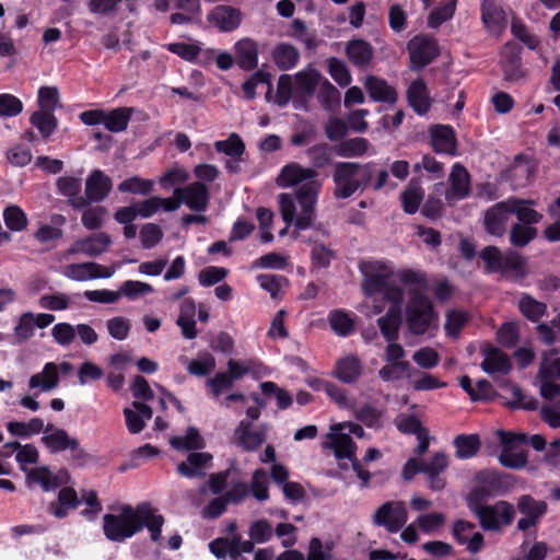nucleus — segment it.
I'll use <instances>...</instances> for the list:
<instances>
[{"label":"nucleus","mask_w":560,"mask_h":560,"mask_svg":"<svg viewBox=\"0 0 560 560\" xmlns=\"http://www.w3.org/2000/svg\"><path fill=\"white\" fill-rule=\"evenodd\" d=\"M115 511L103 516V534L109 541L122 542L144 527L148 528L152 541L161 539L164 517L149 503L137 506L121 504Z\"/></svg>","instance_id":"f257e3e1"},{"label":"nucleus","mask_w":560,"mask_h":560,"mask_svg":"<svg viewBox=\"0 0 560 560\" xmlns=\"http://www.w3.org/2000/svg\"><path fill=\"white\" fill-rule=\"evenodd\" d=\"M322 182H311L295 189L294 195L278 197L282 220L298 230H306L314 223Z\"/></svg>","instance_id":"f03ea898"},{"label":"nucleus","mask_w":560,"mask_h":560,"mask_svg":"<svg viewBox=\"0 0 560 560\" xmlns=\"http://www.w3.org/2000/svg\"><path fill=\"white\" fill-rule=\"evenodd\" d=\"M359 269L363 276L362 290L365 295L373 296L384 293L386 300L394 304L402 302V290L389 285L394 271L386 261H362L359 264Z\"/></svg>","instance_id":"7ed1b4c3"},{"label":"nucleus","mask_w":560,"mask_h":560,"mask_svg":"<svg viewBox=\"0 0 560 560\" xmlns=\"http://www.w3.org/2000/svg\"><path fill=\"white\" fill-rule=\"evenodd\" d=\"M373 176V163L360 164L353 162H338L335 164L332 180L334 196L337 199H347L358 190H364Z\"/></svg>","instance_id":"20e7f679"},{"label":"nucleus","mask_w":560,"mask_h":560,"mask_svg":"<svg viewBox=\"0 0 560 560\" xmlns=\"http://www.w3.org/2000/svg\"><path fill=\"white\" fill-rule=\"evenodd\" d=\"M406 324L413 335L433 336L440 324L439 313L432 301L423 293H411L406 305Z\"/></svg>","instance_id":"39448f33"},{"label":"nucleus","mask_w":560,"mask_h":560,"mask_svg":"<svg viewBox=\"0 0 560 560\" xmlns=\"http://www.w3.org/2000/svg\"><path fill=\"white\" fill-rule=\"evenodd\" d=\"M467 504L486 530H500L502 527L510 525L515 516L514 506L506 501L483 505L472 497H468Z\"/></svg>","instance_id":"423d86ee"},{"label":"nucleus","mask_w":560,"mask_h":560,"mask_svg":"<svg viewBox=\"0 0 560 560\" xmlns=\"http://www.w3.org/2000/svg\"><path fill=\"white\" fill-rule=\"evenodd\" d=\"M497 435L501 445V453L498 457L500 464L511 469L524 468L527 465V452L523 447L527 441L526 435L502 430H498Z\"/></svg>","instance_id":"0eeeda50"},{"label":"nucleus","mask_w":560,"mask_h":560,"mask_svg":"<svg viewBox=\"0 0 560 560\" xmlns=\"http://www.w3.org/2000/svg\"><path fill=\"white\" fill-rule=\"evenodd\" d=\"M409 68L419 71L431 63L439 55L438 42L428 35H416L407 44Z\"/></svg>","instance_id":"6e6552de"},{"label":"nucleus","mask_w":560,"mask_h":560,"mask_svg":"<svg viewBox=\"0 0 560 560\" xmlns=\"http://www.w3.org/2000/svg\"><path fill=\"white\" fill-rule=\"evenodd\" d=\"M408 512L402 501H388L380 505L372 522L378 527H384L388 533H397L405 526Z\"/></svg>","instance_id":"1a4fd4ad"},{"label":"nucleus","mask_w":560,"mask_h":560,"mask_svg":"<svg viewBox=\"0 0 560 560\" xmlns=\"http://www.w3.org/2000/svg\"><path fill=\"white\" fill-rule=\"evenodd\" d=\"M322 445L324 448L332 450L337 459L352 460L355 457L357 446L341 422L330 425Z\"/></svg>","instance_id":"9d476101"},{"label":"nucleus","mask_w":560,"mask_h":560,"mask_svg":"<svg viewBox=\"0 0 560 560\" xmlns=\"http://www.w3.org/2000/svg\"><path fill=\"white\" fill-rule=\"evenodd\" d=\"M112 243L113 241L109 234L105 232H98L90 236L77 240L66 252V255H84L88 257H97L106 253Z\"/></svg>","instance_id":"9b49d317"},{"label":"nucleus","mask_w":560,"mask_h":560,"mask_svg":"<svg viewBox=\"0 0 560 560\" xmlns=\"http://www.w3.org/2000/svg\"><path fill=\"white\" fill-rule=\"evenodd\" d=\"M512 214L510 198L504 201L497 202L487 209L483 214L485 230L493 236H503Z\"/></svg>","instance_id":"f8f14e48"},{"label":"nucleus","mask_w":560,"mask_h":560,"mask_svg":"<svg viewBox=\"0 0 560 560\" xmlns=\"http://www.w3.org/2000/svg\"><path fill=\"white\" fill-rule=\"evenodd\" d=\"M114 273L115 268L93 261L70 264L62 269V275L66 278L81 282L100 278H110Z\"/></svg>","instance_id":"ddd939ff"},{"label":"nucleus","mask_w":560,"mask_h":560,"mask_svg":"<svg viewBox=\"0 0 560 560\" xmlns=\"http://www.w3.org/2000/svg\"><path fill=\"white\" fill-rule=\"evenodd\" d=\"M317 176L318 173L314 168L304 167L298 163H290L282 167L277 177V185L282 188H299L311 182H320Z\"/></svg>","instance_id":"4468645a"},{"label":"nucleus","mask_w":560,"mask_h":560,"mask_svg":"<svg viewBox=\"0 0 560 560\" xmlns=\"http://www.w3.org/2000/svg\"><path fill=\"white\" fill-rule=\"evenodd\" d=\"M452 534L456 542L465 546L470 553H478L483 548V535L471 522L464 520L454 522Z\"/></svg>","instance_id":"2eb2a0df"},{"label":"nucleus","mask_w":560,"mask_h":560,"mask_svg":"<svg viewBox=\"0 0 560 560\" xmlns=\"http://www.w3.org/2000/svg\"><path fill=\"white\" fill-rule=\"evenodd\" d=\"M450 188L445 191V199L450 205L466 198L470 191V176L465 166L455 163L448 176Z\"/></svg>","instance_id":"dca6fc26"},{"label":"nucleus","mask_w":560,"mask_h":560,"mask_svg":"<svg viewBox=\"0 0 560 560\" xmlns=\"http://www.w3.org/2000/svg\"><path fill=\"white\" fill-rule=\"evenodd\" d=\"M174 195L182 199L190 210L201 212L205 211L209 203V191L203 183L195 182L186 187L176 188Z\"/></svg>","instance_id":"f3484780"},{"label":"nucleus","mask_w":560,"mask_h":560,"mask_svg":"<svg viewBox=\"0 0 560 560\" xmlns=\"http://www.w3.org/2000/svg\"><path fill=\"white\" fill-rule=\"evenodd\" d=\"M447 466V456L442 452L435 453L429 462L423 463L421 472L424 474L427 485L432 491H442L445 488L446 481L442 475Z\"/></svg>","instance_id":"a211bd4d"},{"label":"nucleus","mask_w":560,"mask_h":560,"mask_svg":"<svg viewBox=\"0 0 560 560\" xmlns=\"http://www.w3.org/2000/svg\"><path fill=\"white\" fill-rule=\"evenodd\" d=\"M266 433L265 427L254 430L250 421L242 420L234 431V438L238 446L247 452H253L265 443Z\"/></svg>","instance_id":"6ab92c4d"},{"label":"nucleus","mask_w":560,"mask_h":560,"mask_svg":"<svg viewBox=\"0 0 560 560\" xmlns=\"http://www.w3.org/2000/svg\"><path fill=\"white\" fill-rule=\"evenodd\" d=\"M208 22L221 32H232L242 22V13L230 5H218L208 14Z\"/></svg>","instance_id":"aec40b11"},{"label":"nucleus","mask_w":560,"mask_h":560,"mask_svg":"<svg viewBox=\"0 0 560 560\" xmlns=\"http://www.w3.org/2000/svg\"><path fill=\"white\" fill-rule=\"evenodd\" d=\"M481 18L487 30L495 36L506 27V14L495 0H482Z\"/></svg>","instance_id":"412c9836"},{"label":"nucleus","mask_w":560,"mask_h":560,"mask_svg":"<svg viewBox=\"0 0 560 560\" xmlns=\"http://www.w3.org/2000/svg\"><path fill=\"white\" fill-rule=\"evenodd\" d=\"M59 386V369L55 362H47L43 370L32 375L28 388L40 393H49Z\"/></svg>","instance_id":"4be33fe9"},{"label":"nucleus","mask_w":560,"mask_h":560,"mask_svg":"<svg viewBox=\"0 0 560 560\" xmlns=\"http://www.w3.org/2000/svg\"><path fill=\"white\" fill-rule=\"evenodd\" d=\"M211 462L212 455L210 453H190L185 462L177 465V471L183 477L189 479L201 477L211 467Z\"/></svg>","instance_id":"5701e85b"},{"label":"nucleus","mask_w":560,"mask_h":560,"mask_svg":"<svg viewBox=\"0 0 560 560\" xmlns=\"http://www.w3.org/2000/svg\"><path fill=\"white\" fill-rule=\"evenodd\" d=\"M346 56L349 61L359 68H366L374 58V49L372 45L361 38H354L346 45Z\"/></svg>","instance_id":"b1692460"},{"label":"nucleus","mask_w":560,"mask_h":560,"mask_svg":"<svg viewBox=\"0 0 560 560\" xmlns=\"http://www.w3.org/2000/svg\"><path fill=\"white\" fill-rule=\"evenodd\" d=\"M42 443L51 453L78 448V440L75 438L69 436L62 429H52L50 424L47 427L45 435L42 436Z\"/></svg>","instance_id":"393cba45"},{"label":"nucleus","mask_w":560,"mask_h":560,"mask_svg":"<svg viewBox=\"0 0 560 560\" xmlns=\"http://www.w3.org/2000/svg\"><path fill=\"white\" fill-rule=\"evenodd\" d=\"M235 60L237 66L245 70H254L258 65V46L250 38H243L234 45Z\"/></svg>","instance_id":"a878e982"},{"label":"nucleus","mask_w":560,"mask_h":560,"mask_svg":"<svg viewBox=\"0 0 560 560\" xmlns=\"http://www.w3.org/2000/svg\"><path fill=\"white\" fill-rule=\"evenodd\" d=\"M112 189V179L102 171H94L85 183V199L89 201L103 200Z\"/></svg>","instance_id":"bb28decb"},{"label":"nucleus","mask_w":560,"mask_h":560,"mask_svg":"<svg viewBox=\"0 0 560 560\" xmlns=\"http://www.w3.org/2000/svg\"><path fill=\"white\" fill-rule=\"evenodd\" d=\"M483 360L481 369L489 375L508 374L512 364L509 357L497 348H488L482 351Z\"/></svg>","instance_id":"cd10ccee"},{"label":"nucleus","mask_w":560,"mask_h":560,"mask_svg":"<svg viewBox=\"0 0 560 560\" xmlns=\"http://www.w3.org/2000/svg\"><path fill=\"white\" fill-rule=\"evenodd\" d=\"M364 88L375 102L394 104L397 101L396 90L382 78L368 75L364 79Z\"/></svg>","instance_id":"c85d7f7f"},{"label":"nucleus","mask_w":560,"mask_h":560,"mask_svg":"<svg viewBox=\"0 0 560 560\" xmlns=\"http://www.w3.org/2000/svg\"><path fill=\"white\" fill-rule=\"evenodd\" d=\"M153 411L150 406L133 401L132 408H125L124 416L126 425L131 434L141 432L145 427V421L152 418Z\"/></svg>","instance_id":"c756f323"},{"label":"nucleus","mask_w":560,"mask_h":560,"mask_svg":"<svg viewBox=\"0 0 560 560\" xmlns=\"http://www.w3.org/2000/svg\"><path fill=\"white\" fill-rule=\"evenodd\" d=\"M431 142L435 152L454 155L456 153V139L452 127L434 126L431 128Z\"/></svg>","instance_id":"7c9ffc66"},{"label":"nucleus","mask_w":560,"mask_h":560,"mask_svg":"<svg viewBox=\"0 0 560 560\" xmlns=\"http://www.w3.org/2000/svg\"><path fill=\"white\" fill-rule=\"evenodd\" d=\"M293 79L295 94L299 96H311L319 84L322 75L316 69L307 67L296 72Z\"/></svg>","instance_id":"2f4dec72"},{"label":"nucleus","mask_w":560,"mask_h":560,"mask_svg":"<svg viewBox=\"0 0 560 560\" xmlns=\"http://www.w3.org/2000/svg\"><path fill=\"white\" fill-rule=\"evenodd\" d=\"M362 373V364L355 355H346L337 361L335 376L342 383H354Z\"/></svg>","instance_id":"473e14b6"},{"label":"nucleus","mask_w":560,"mask_h":560,"mask_svg":"<svg viewBox=\"0 0 560 560\" xmlns=\"http://www.w3.org/2000/svg\"><path fill=\"white\" fill-rule=\"evenodd\" d=\"M271 57L275 65L280 70H290L298 65L300 52L298 48L291 44L279 43L273 47Z\"/></svg>","instance_id":"72a5a7b5"},{"label":"nucleus","mask_w":560,"mask_h":560,"mask_svg":"<svg viewBox=\"0 0 560 560\" xmlns=\"http://www.w3.org/2000/svg\"><path fill=\"white\" fill-rule=\"evenodd\" d=\"M407 95L410 106L417 114L424 115L428 113L431 102L423 80L418 79L413 81L408 89Z\"/></svg>","instance_id":"f704fd0d"},{"label":"nucleus","mask_w":560,"mask_h":560,"mask_svg":"<svg viewBox=\"0 0 560 560\" xmlns=\"http://www.w3.org/2000/svg\"><path fill=\"white\" fill-rule=\"evenodd\" d=\"M60 194L69 198L70 205L80 209L88 205L85 197L80 195L81 182L74 177H60L57 182Z\"/></svg>","instance_id":"c9c22d12"},{"label":"nucleus","mask_w":560,"mask_h":560,"mask_svg":"<svg viewBox=\"0 0 560 560\" xmlns=\"http://www.w3.org/2000/svg\"><path fill=\"white\" fill-rule=\"evenodd\" d=\"M512 213L516 215L517 220L522 224H536L542 215L532 208L534 205L533 200H525L518 198H510Z\"/></svg>","instance_id":"e433bc0d"},{"label":"nucleus","mask_w":560,"mask_h":560,"mask_svg":"<svg viewBox=\"0 0 560 560\" xmlns=\"http://www.w3.org/2000/svg\"><path fill=\"white\" fill-rule=\"evenodd\" d=\"M66 223V218L61 214H54L50 218V224L40 225L37 231L34 233V237L39 243H48L52 241H57L63 235V225Z\"/></svg>","instance_id":"4c0bfd02"},{"label":"nucleus","mask_w":560,"mask_h":560,"mask_svg":"<svg viewBox=\"0 0 560 560\" xmlns=\"http://www.w3.org/2000/svg\"><path fill=\"white\" fill-rule=\"evenodd\" d=\"M398 305L399 304H396V306L390 307L387 313L377 320L381 332L387 341L396 340L398 336L400 326V311Z\"/></svg>","instance_id":"58836bf2"},{"label":"nucleus","mask_w":560,"mask_h":560,"mask_svg":"<svg viewBox=\"0 0 560 560\" xmlns=\"http://www.w3.org/2000/svg\"><path fill=\"white\" fill-rule=\"evenodd\" d=\"M131 118V109L128 107L115 108L110 112H105L104 126L108 131L121 132L128 127Z\"/></svg>","instance_id":"ea45409f"},{"label":"nucleus","mask_w":560,"mask_h":560,"mask_svg":"<svg viewBox=\"0 0 560 560\" xmlns=\"http://www.w3.org/2000/svg\"><path fill=\"white\" fill-rule=\"evenodd\" d=\"M455 455L459 459H468L475 456L480 447L477 434H460L454 440Z\"/></svg>","instance_id":"a19ab883"},{"label":"nucleus","mask_w":560,"mask_h":560,"mask_svg":"<svg viewBox=\"0 0 560 560\" xmlns=\"http://www.w3.org/2000/svg\"><path fill=\"white\" fill-rule=\"evenodd\" d=\"M424 197V191L418 183L410 182L402 191L400 200L404 211L413 214L418 211L420 203Z\"/></svg>","instance_id":"79ce46f5"},{"label":"nucleus","mask_w":560,"mask_h":560,"mask_svg":"<svg viewBox=\"0 0 560 560\" xmlns=\"http://www.w3.org/2000/svg\"><path fill=\"white\" fill-rule=\"evenodd\" d=\"M468 313L452 308L445 313L444 330L446 336L451 338H458L462 329L468 323Z\"/></svg>","instance_id":"37998d69"},{"label":"nucleus","mask_w":560,"mask_h":560,"mask_svg":"<svg viewBox=\"0 0 560 560\" xmlns=\"http://www.w3.org/2000/svg\"><path fill=\"white\" fill-rule=\"evenodd\" d=\"M170 443L177 451L199 450L205 445L203 439L196 428H188L183 436H173Z\"/></svg>","instance_id":"c03bdc74"},{"label":"nucleus","mask_w":560,"mask_h":560,"mask_svg":"<svg viewBox=\"0 0 560 560\" xmlns=\"http://www.w3.org/2000/svg\"><path fill=\"white\" fill-rule=\"evenodd\" d=\"M154 292V288L147 282L138 280H127L121 283L118 290L119 299L121 296L135 301L144 298Z\"/></svg>","instance_id":"a18cd8bd"},{"label":"nucleus","mask_w":560,"mask_h":560,"mask_svg":"<svg viewBox=\"0 0 560 560\" xmlns=\"http://www.w3.org/2000/svg\"><path fill=\"white\" fill-rule=\"evenodd\" d=\"M331 329L341 337L350 335L354 329V322L349 313L343 310H335L328 314Z\"/></svg>","instance_id":"49530a36"},{"label":"nucleus","mask_w":560,"mask_h":560,"mask_svg":"<svg viewBox=\"0 0 560 560\" xmlns=\"http://www.w3.org/2000/svg\"><path fill=\"white\" fill-rule=\"evenodd\" d=\"M26 481L40 486L44 491H52L59 486L57 476L47 467H38L30 470L26 475Z\"/></svg>","instance_id":"de8ad7c7"},{"label":"nucleus","mask_w":560,"mask_h":560,"mask_svg":"<svg viewBox=\"0 0 560 560\" xmlns=\"http://www.w3.org/2000/svg\"><path fill=\"white\" fill-rule=\"evenodd\" d=\"M368 149L369 142L364 138H353L337 144L335 152L342 158H354L363 155Z\"/></svg>","instance_id":"09e8293b"},{"label":"nucleus","mask_w":560,"mask_h":560,"mask_svg":"<svg viewBox=\"0 0 560 560\" xmlns=\"http://www.w3.org/2000/svg\"><path fill=\"white\" fill-rule=\"evenodd\" d=\"M518 511L528 517L538 521L547 511L545 501H537L530 495H521L517 500Z\"/></svg>","instance_id":"8fccbe9b"},{"label":"nucleus","mask_w":560,"mask_h":560,"mask_svg":"<svg viewBox=\"0 0 560 560\" xmlns=\"http://www.w3.org/2000/svg\"><path fill=\"white\" fill-rule=\"evenodd\" d=\"M36 322L33 319V313L26 312L19 316L13 329L16 342H25L34 336Z\"/></svg>","instance_id":"3c124183"},{"label":"nucleus","mask_w":560,"mask_h":560,"mask_svg":"<svg viewBox=\"0 0 560 560\" xmlns=\"http://www.w3.org/2000/svg\"><path fill=\"white\" fill-rule=\"evenodd\" d=\"M3 220L12 232H21L26 229L28 220L26 213L18 206H9L3 211Z\"/></svg>","instance_id":"603ef678"},{"label":"nucleus","mask_w":560,"mask_h":560,"mask_svg":"<svg viewBox=\"0 0 560 560\" xmlns=\"http://www.w3.org/2000/svg\"><path fill=\"white\" fill-rule=\"evenodd\" d=\"M217 365L214 357L210 353H201L187 364V371L194 376H206L210 374Z\"/></svg>","instance_id":"864d4df0"},{"label":"nucleus","mask_w":560,"mask_h":560,"mask_svg":"<svg viewBox=\"0 0 560 560\" xmlns=\"http://www.w3.org/2000/svg\"><path fill=\"white\" fill-rule=\"evenodd\" d=\"M456 2L457 0H447L445 3L435 8L428 16V26L436 28L452 19L455 13Z\"/></svg>","instance_id":"5fc2aeb1"},{"label":"nucleus","mask_w":560,"mask_h":560,"mask_svg":"<svg viewBox=\"0 0 560 560\" xmlns=\"http://www.w3.org/2000/svg\"><path fill=\"white\" fill-rule=\"evenodd\" d=\"M31 124L37 128L44 138H48L56 129L57 121L50 112L39 110L30 118Z\"/></svg>","instance_id":"6e6d98bb"},{"label":"nucleus","mask_w":560,"mask_h":560,"mask_svg":"<svg viewBox=\"0 0 560 560\" xmlns=\"http://www.w3.org/2000/svg\"><path fill=\"white\" fill-rule=\"evenodd\" d=\"M269 480L264 469H256L250 479V492L258 501H266L269 498Z\"/></svg>","instance_id":"4d7b16f0"},{"label":"nucleus","mask_w":560,"mask_h":560,"mask_svg":"<svg viewBox=\"0 0 560 560\" xmlns=\"http://www.w3.org/2000/svg\"><path fill=\"white\" fill-rule=\"evenodd\" d=\"M164 48L188 62L195 61L201 51L197 43H170L164 45Z\"/></svg>","instance_id":"13d9d810"},{"label":"nucleus","mask_w":560,"mask_h":560,"mask_svg":"<svg viewBox=\"0 0 560 560\" xmlns=\"http://www.w3.org/2000/svg\"><path fill=\"white\" fill-rule=\"evenodd\" d=\"M537 230L530 225L515 223L510 231V242L517 247L526 246L536 237Z\"/></svg>","instance_id":"bf43d9fd"},{"label":"nucleus","mask_w":560,"mask_h":560,"mask_svg":"<svg viewBox=\"0 0 560 560\" xmlns=\"http://www.w3.org/2000/svg\"><path fill=\"white\" fill-rule=\"evenodd\" d=\"M256 279L260 288L267 291L272 299H278L288 283L284 277L277 275H259Z\"/></svg>","instance_id":"052dcab7"},{"label":"nucleus","mask_w":560,"mask_h":560,"mask_svg":"<svg viewBox=\"0 0 560 560\" xmlns=\"http://www.w3.org/2000/svg\"><path fill=\"white\" fill-rule=\"evenodd\" d=\"M38 305L48 311H65L70 307L71 300L66 293H51L42 295L38 300Z\"/></svg>","instance_id":"680f3d73"},{"label":"nucleus","mask_w":560,"mask_h":560,"mask_svg":"<svg viewBox=\"0 0 560 560\" xmlns=\"http://www.w3.org/2000/svg\"><path fill=\"white\" fill-rule=\"evenodd\" d=\"M214 148L229 156H241L245 151V144L237 133H231L226 140L214 142Z\"/></svg>","instance_id":"e2e57ef3"},{"label":"nucleus","mask_w":560,"mask_h":560,"mask_svg":"<svg viewBox=\"0 0 560 560\" xmlns=\"http://www.w3.org/2000/svg\"><path fill=\"white\" fill-rule=\"evenodd\" d=\"M419 530L424 534H432L439 530L445 523V515L443 513H427L421 514L415 520Z\"/></svg>","instance_id":"0e129e2a"},{"label":"nucleus","mask_w":560,"mask_h":560,"mask_svg":"<svg viewBox=\"0 0 560 560\" xmlns=\"http://www.w3.org/2000/svg\"><path fill=\"white\" fill-rule=\"evenodd\" d=\"M152 180L143 179L138 176L129 177L118 185V190L120 192H130L136 195H147L152 190Z\"/></svg>","instance_id":"69168bd1"},{"label":"nucleus","mask_w":560,"mask_h":560,"mask_svg":"<svg viewBox=\"0 0 560 560\" xmlns=\"http://www.w3.org/2000/svg\"><path fill=\"white\" fill-rule=\"evenodd\" d=\"M106 209L102 206L86 208L81 218V222L88 230L101 229L106 218Z\"/></svg>","instance_id":"338daca9"},{"label":"nucleus","mask_w":560,"mask_h":560,"mask_svg":"<svg viewBox=\"0 0 560 560\" xmlns=\"http://www.w3.org/2000/svg\"><path fill=\"white\" fill-rule=\"evenodd\" d=\"M328 72L334 81L342 88L348 86L352 81L350 70L343 61L337 58L328 60Z\"/></svg>","instance_id":"774afa93"}]
</instances>
